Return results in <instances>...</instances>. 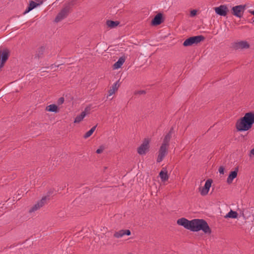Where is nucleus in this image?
<instances>
[{
  "label": "nucleus",
  "mask_w": 254,
  "mask_h": 254,
  "mask_svg": "<svg viewBox=\"0 0 254 254\" xmlns=\"http://www.w3.org/2000/svg\"><path fill=\"white\" fill-rule=\"evenodd\" d=\"M159 176L162 182H165L169 179V176L166 171L161 170L159 173Z\"/></svg>",
  "instance_id": "nucleus-20"
},
{
  "label": "nucleus",
  "mask_w": 254,
  "mask_h": 254,
  "mask_svg": "<svg viewBox=\"0 0 254 254\" xmlns=\"http://www.w3.org/2000/svg\"><path fill=\"white\" fill-rule=\"evenodd\" d=\"M45 51V48L44 46L40 47L36 51L34 55V58L38 59L42 58L43 56Z\"/></svg>",
  "instance_id": "nucleus-18"
},
{
  "label": "nucleus",
  "mask_w": 254,
  "mask_h": 254,
  "mask_svg": "<svg viewBox=\"0 0 254 254\" xmlns=\"http://www.w3.org/2000/svg\"><path fill=\"white\" fill-rule=\"evenodd\" d=\"M174 132V128L172 127L170 131H169V132L165 136V138L168 140H169V141H170V139L172 137V133H173Z\"/></svg>",
  "instance_id": "nucleus-25"
},
{
  "label": "nucleus",
  "mask_w": 254,
  "mask_h": 254,
  "mask_svg": "<svg viewBox=\"0 0 254 254\" xmlns=\"http://www.w3.org/2000/svg\"><path fill=\"white\" fill-rule=\"evenodd\" d=\"M64 97H61L57 101V103L59 105H62L64 102Z\"/></svg>",
  "instance_id": "nucleus-28"
},
{
  "label": "nucleus",
  "mask_w": 254,
  "mask_h": 254,
  "mask_svg": "<svg viewBox=\"0 0 254 254\" xmlns=\"http://www.w3.org/2000/svg\"><path fill=\"white\" fill-rule=\"evenodd\" d=\"M103 150L104 147L102 146H100V148L96 150V152L98 154H100L103 152Z\"/></svg>",
  "instance_id": "nucleus-30"
},
{
  "label": "nucleus",
  "mask_w": 254,
  "mask_h": 254,
  "mask_svg": "<svg viewBox=\"0 0 254 254\" xmlns=\"http://www.w3.org/2000/svg\"><path fill=\"white\" fill-rule=\"evenodd\" d=\"M149 142L145 140L143 143L138 148L137 152L140 155L145 154L146 150L148 149Z\"/></svg>",
  "instance_id": "nucleus-11"
},
{
  "label": "nucleus",
  "mask_w": 254,
  "mask_h": 254,
  "mask_svg": "<svg viewBox=\"0 0 254 254\" xmlns=\"http://www.w3.org/2000/svg\"><path fill=\"white\" fill-rule=\"evenodd\" d=\"M169 142L170 141L169 140H166V139L164 137L163 140V143L161 146L168 148L169 145Z\"/></svg>",
  "instance_id": "nucleus-27"
},
{
  "label": "nucleus",
  "mask_w": 254,
  "mask_h": 254,
  "mask_svg": "<svg viewBox=\"0 0 254 254\" xmlns=\"http://www.w3.org/2000/svg\"><path fill=\"white\" fill-rule=\"evenodd\" d=\"M163 21V15L162 13H159L156 15L152 20L151 24L152 25L156 26L160 25Z\"/></svg>",
  "instance_id": "nucleus-12"
},
{
  "label": "nucleus",
  "mask_w": 254,
  "mask_h": 254,
  "mask_svg": "<svg viewBox=\"0 0 254 254\" xmlns=\"http://www.w3.org/2000/svg\"><path fill=\"white\" fill-rule=\"evenodd\" d=\"M168 152V148L161 146L159 151L157 159V162L158 163L161 162L167 155Z\"/></svg>",
  "instance_id": "nucleus-9"
},
{
  "label": "nucleus",
  "mask_w": 254,
  "mask_h": 254,
  "mask_svg": "<svg viewBox=\"0 0 254 254\" xmlns=\"http://www.w3.org/2000/svg\"><path fill=\"white\" fill-rule=\"evenodd\" d=\"M146 92L144 90H139V91H137L135 92V94H139V95H141V94H145Z\"/></svg>",
  "instance_id": "nucleus-31"
},
{
  "label": "nucleus",
  "mask_w": 254,
  "mask_h": 254,
  "mask_svg": "<svg viewBox=\"0 0 254 254\" xmlns=\"http://www.w3.org/2000/svg\"><path fill=\"white\" fill-rule=\"evenodd\" d=\"M9 55L8 50L5 49L0 53V67L3 66L4 63L8 60Z\"/></svg>",
  "instance_id": "nucleus-8"
},
{
  "label": "nucleus",
  "mask_w": 254,
  "mask_h": 254,
  "mask_svg": "<svg viewBox=\"0 0 254 254\" xmlns=\"http://www.w3.org/2000/svg\"><path fill=\"white\" fill-rule=\"evenodd\" d=\"M75 4L74 0H71L64 4L62 9L59 12L55 18V21L59 22L65 18L71 11V7Z\"/></svg>",
  "instance_id": "nucleus-3"
},
{
  "label": "nucleus",
  "mask_w": 254,
  "mask_h": 254,
  "mask_svg": "<svg viewBox=\"0 0 254 254\" xmlns=\"http://www.w3.org/2000/svg\"><path fill=\"white\" fill-rule=\"evenodd\" d=\"M126 61V57L125 56L120 57L118 61L116 62L113 65V68L118 69L120 68Z\"/></svg>",
  "instance_id": "nucleus-17"
},
{
  "label": "nucleus",
  "mask_w": 254,
  "mask_h": 254,
  "mask_svg": "<svg viewBox=\"0 0 254 254\" xmlns=\"http://www.w3.org/2000/svg\"><path fill=\"white\" fill-rule=\"evenodd\" d=\"M254 123V113L249 112L237 122L236 126L239 131H247L252 127Z\"/></svg>",
  "instance_id": "nucleus-2"
},
{
  "label": "nucleus",
  "mask_w": 254,
  "mask_h": 254,
  "mask_svg": "<svg viewBox=\"0 0 254 254\" xmlns=\"http://www.w3.org/2000/svg\"><path fill=\"white\" fill-rule=\"evenodd\" d=\"M114 236L115 237L118 238L122 237L123 236H124V230H122L118 232H116L114 234Z\"/></svg>",
  "instance_id": "nucleus-26"
},
{
  "label": "nucleus",
  "mask_w": 254,
  "mask_h": 254,
  "mask_svg": "<svg viewBox=\"0 0 254 254\" xmlns=\"http://www.w3.org/2000/svg\"><path fill=\"white\" fill-rule=\"evenodd\" d=\"M124 235H127V236H129L131 234V232L130 231V230H124Z\"/></svg>",
  "instance_id": "nucleus-32"
},
{
  "label": "nucleus",
  "mask_w": 254,
  "mask_h": 254,
  "mask_svg": "<svg viewBox=\"0 0 254 254\" xmlns=\"http://www.w3.org/2000/svg\"><path fill=\"white\" fill-rule=\"evenodd\" d=\"M90 111V108L89 107H86L84 111L82 112L80 115L77 116L74 120V123H80L83 118L85 117L87 113L89 112Z\"/></svg>",
  "instance_id": "nucleus-13"
},
{
  "label": "nucleus",
  "mask_w": 254,
  "mask_h": 254,
  "mask_svg": "<svg viewBox=\"0 0 254 254\" xmlns=\"http://www.w3.org/2000/svg\"><path fill=\"white\" fill-rule=\"evenodd\" d=\"M119 85L118 84V81H117L110 87V89L109 91V96L112 95L114 94L116 91H117L119 88Z\"/></svg>",
  "instance_id": "nucleus-19"
},
{
  "label": "nucleus",
  "mask_w": 254,
  "mask_h": 254,
  "mask_svg": "<svg viewBox=\"0 0 254 254\" xmlns=\"http://www.w3.org/2000/svg\"><path fill=\"white\" fill-rule=\"evenodd\" d=\"M46 110L51 112L58 113L59 109L58 106L55 104H51L46 107Z\"/></svg>",
  "instance_id": "nucleus-21"
},
{
  "label": "nucleus",
  "mask_w": 254,
  "mask_h": 254,
  "mask_svg": "<svg viewBox=\"0 0 254 254\" xmlns=\"http://www.w3.org/2000/svg\"><path fill=\"white\" fill-rule=\"evenodd\" d=\"M205 38L202 35L190 37L187 39L183 43V46L188 47L192 45L193 44H197L200 42L203 41Z\"/></svg>",
  "instance_id": "nucleus-4"
},
{
  "label": "nucleus",
  "mask_w": 254,
  "mask_h": 254,
  "mask_svg": "<svg viewBox=\"0 0 254 254\" xmlns=\"http://www.w3.org/2000/svg\"><path fill=\"white\" fill-rule=\"evenodd\" d=\"M43 2L42 1L40 2V3H37L33 0L30 1L29 4L28 6V7L26 8L25 11L24 12V14H26L28 12H29L30 11L32 10L35 7H36L37 6L40 5L41 4H42Z\"/></svg>",
  "instance_id": "nucleus-15"
},
{
  "label": "nucleus",
  "mask_w": 254,
  "mask_h": 254,
  "mask_svg": "<svg viewBox=\"0 0 254 254\" xmlns=\"http://www.w3.org/2000/svg\"><path fill=\"white\" fill-rule=\"evenodd\" d=\"M48 196L43 197L42 198L37 202L29 211L30 213L35 212L47 203Z\"/></svg>",
  "instance_id": "nucleus-6"
},
{
  "label": "nucleus",
  "mask_w": 254,
  "mask_h": 254,
  "mask_svg": "<svg viewBox=\"0 0 254 254\" xmlns=\"http://www.w3.org/2000/svg\"><path fill=\"white\" fill-rule=\"evenodd\" d=\"M238 213L236 211H234L231 210L225 216V218H237L238 217Z\"/></svg>",
  "instance_id": "nucleus-22"
},
{
  "label": "nucleus",
  "mask_w": 254,
  "mask_h": 254,
  "mask_svg": "<svg viewBox=\"0 0 254 254\" xmlns=\"http://www.w3.org/2000/svg\"><path fill=\"white\" fill-rule=\"evenodd\" d=\"M238 171V168H236L235 169V170L230 172V173L227 178V182L228 184H230L231 183H232L233 180L235 178L237 177Z\"/></svg>",
  "instance_id": "nucleus-16"
},
{
  "label": "nucleus",
  "mask_w": 254,
  "mask_h": 254,
  "mask_svg": "<svg viewBox=\"0 0 254 254\" xmlns=\"http://www.w3.org/2000/svg\"><path fill=\"white\" fill-rule=\"evenodd\" d=\"M97 127V125L93 127L89 131H88L83 136V137L84 138H87L88 137H90L93 132L95 131L96 127Z\"/></svg>",
  "instance_id": "nucleus-24"
},
{
  "label": "nucleus",
  "mask_w": 254,
  "mask_h": 254,
  "mask_svg": "<svg viewBox=\"0 0 254 254\" xmlns=\"http://www.w3.org/2000/svg\"><path fill=\"white\" fill-rule=\"evenodd\" d=\"M214 10L216 14L223 16H226L229 11L226 5H221L218 7H216L214 8Z\"/></svg>",
  "instance_id": "nucleus-7"
},
{
  "label": "nucleus",
  "mask_w": 254,
  "mask_h": 254,
  "mask_svg": "<svg viewBox=\"0 0 254 254\" xmlns=\"http://www.w3.org/2000/svg\"><path fill=\"white\" fill-rule=\"evenodd\" d=\"M106 24L108 27L113 28L118 26L119 24V22L118 21H114L109 20L107 21Z\"/></svg>",
  "instance_id": "nucleus-23"
},
{
  "label": "nucleus",
  "mask_w": 254,
  "mask_h": 254,
  "mask_svg": "<svg viewBox=\"0 0 254 254\" xmlns=\"http://www.w3.org/2000/svg\"><path fill=\"white\" fill-rule=\"evenodd\" d=\"M190 16H194L196 14V11L195 10H192L190 11Z\"/></svg>",
  "instance_id": "nucleus-33"
},
{
  "label": "nucleus",
  "mask_w": 254,
  "mask_h": 254,
  "mask_svg": "<svg viewBox=\"0 0 254 254\" xmlns=\"http://www.w3.org/2000/svg\"><path fill=\"white\" fill-rule=\"evenodd\" d=\"M245 5H239L234 6L232 8V14L239 18L242 16V14L244 11Z\"/></svg>",
  "instance_id": "nucleus-5"
},
{
  "label": "nucleus",
  "mask_w": 254,
  "mask_h": 254,
  "mask_svg": "<svg viewBox=\"0 0 254 254\" xmlns=\"http://www.w3.org/2000/svg\"><path fill=\"white\" fill-rule=\"evenodd\" d=\"M234 48L235 49H247L249 48V44L246 41H242L235 43L234 45Z\"/></svg>",
  "instance_id": "nucleus-14"
},
{
  "label": "nucleus",
  "mask_w": 254,
  "mask_h": 254,
  "mask_svg": "<svg viewBox=\"0 0 254 254\" xmlns=\"http://www.w3.org/2000/svg\"><path fill=\"white\" fill-rule=\"evenodd\" d=\"M177 224L192 232L202 230L206 234H210L211 230L206 221L203 219H194L189 220L185 218L178 219Z\"/></svg>",
  "instance_id": "nucleus-1"
},
{
  "label": "nucleus",
  "mask_w": 254,
  "mask_h": 254,
  "mask_svg": "<svg viewBox=\"0 0 254 254\" xmlns=\"http://www.w3.org/2000/svg\"><path fill=\"white\" fill-rule=\"evenodd\" d=\"M212 183V180L211 179H208L206 181L204 186L200 190V193L202 195H205L208 193Z\"/></svg>",
  "instance_id": "nucleus-10"
},
{
  "label": "nucleus",
  "mask_w": 254,
  "mask_h": 254,
  "mask_svg": "<svg viewBox=\"0 0 254 254\" xmlns=\"http://www.w3.org/2000/svg\"><path fill=\"white\" fill-rule=\"evenodd\" d=\"M251 154L254 155V148L251 150Z\"/></svg>",
  "instance_id": "nucleus-34"
},
{
  "label": "nucleus",
  "mask_w": 254,
  "mask_h": 254,
  "mask_svg": "<svg viewBox=\"0 0 254 254\" xmlns=\"http://www.w3.org/2000/svg\"><path fill=\"white\" fill-rule=\"evenodd\" d=\"M219 172L221 174H224V168L223 166H220L219 168Z\"/></svg>",
  "instance_id": "nucleus-29"
}]
</instances>
